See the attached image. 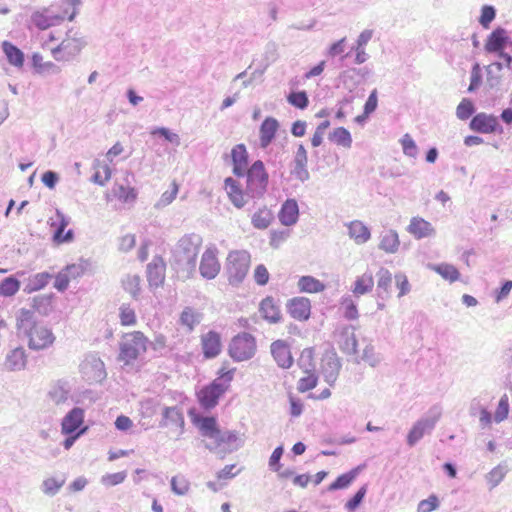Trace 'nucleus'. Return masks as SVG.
I'll return each mask as SVG.
<instances>
[{"label": "nucleus", "instance_id": "42", "mask_svg": "<svg viewBox=\"0 0 512 512\" xmlns=\"http://www.w3.org/2000/svg\"><path fill=\"white\" fill-rule=\"evenodd\" d=\"M431 269L439 274L443 279L453 283L460 278L459 270L452 264L441 263L431 266Z\"/></svg>", "mask_w": 512, "mask_h": 512}, {"label": "nucleus", "instance_id": "44", "mask_svg": "<svg viewBox=\"0 0 512 512\" xmlns=\"http://www.w3.org/2000/svg\"><path fill=\"white\" fill-rule=\"evenodd\" d=\"M329 139L337 146L350 148L352 145V137L350 132L344 127H338L330 134Z\"/></svg>", "mask_w": 512, "mask_h": 512}, {"label": "nucleus", "instance_id": "34", "mask_svg": "<svg viewBox=\"0 0 512 512\" xmlns=\"http://www.w3.org/2000/svg\"><path fill=\"white\" fill-rule=\"evenodd\" d=\"M400 246L399 236L394 230H386L382 233L379 247L386 253H395Z\"/></svg>", "mask_w": 512, "mask_h": 512}, {"label": "nucleus", "instance_id": "21", "mask_svg": "<svg viewBox=\"0 0 512 512\" xmlns=\"http://www.w3.org/2000/svg\"><path fill=\"white\" fill-rule=\"evenodd\" d=\"M84 422V411L81 408L72 409L62 420L61 430L63 434L71 435Z\"/></svg>", "mask_w": 512, "mask_h": 512}, {"label": "nucleus", "instance_id": "38", "mask_svg": "<svg viewBox=\"0 0 512 512\" xmlns=\"http://www.w3.org/2000/svg\"><path fill=\"white\" fill-rule=\"evenodd\" d=\"M297 365L300 369H302L303 372L316 371L314 348H304L297 360Z\"/></svg>", "mask_w": 512, "mask_h": 512}, {"label": "nucleus", "instance_id": "45", "mask_svg": "<svg viewBox=\"0 0 512 512\" xmlns=\"http://www.w3.org/2000/svg\"><path fill=\"white\" fill-rule=\"evenodd\" d=\"M51 278L47 272L37 273L30 277L25 290L29 293L41 290L48 285Z\"/></svg>", "mask_w": 512, "mask_h": 512}, {"label": "nucleus", "instance_id": "41", "mask_svg": "<svg viewBox=\"0 0 512 512\" xmlns=\"http://www.w3.org/2000/svg\"><path fill=\"white\" fill-rule=\"evenodd\" d=\"M200 321L201 313L192 307H186L180 314V323L185 326L188 331L194 330Z\"/></svg>", "mask_w": 512, "mask_h": 512}, {"label": "nucleus", "instance_id": "56", "mask_svg": "<svg viewBox=\"0 0 512 512\" xmlns=\"http://www.w3.org/2000/svg\"><path fill=\"white\" fill-rule=\"evenodd\" d=\"M343 315L348 320H355L358 318V309L354 301L347 297L341 301Z\"/></svg>", "mask_w": 512, "mask_h": 512}, {"label": "nucleus", "instance_id": "39", "mask_svg": "<svg viewBox=\"0 0 512 512\" xmlns=\"http://www.w3.org/2000/svg\"><path fill=\"white\" fill-rule=\"evenodd\" d=\"M93 168L95 172L93 174L92 181L101 186L105 185L112 175V170L109 165L97 160L94 163Z\"/></svg>", "mask_w": 512, "mask_h": 512}, {"label": "nucleus", "instance_id": "3", "mask_svg": "<svg viewBox=\"0 0 512 512\" xmlns=\"http://www.w3.org/2000/svg\"><path fill=\"white\" fill-rule=\"evenodd\" d=\"M191 422L196 426L200 434L209 440L207 448L216 449L233 439V435L229 432H223L219 428L217 419L213 416H201L194 412L189 413Z\"/></svg>", "mask_w": 512, "mask_h": 512}, {"label": "nucleus", "instance_id": "37", "mask_svg": "<svg viewBox=\"0 0 512 512\" xmlns=\"http://www.w3.org/2000/svg\"><path fill=\"white\" fill-rule=\"evenodd\" d=\"M298 288L304 293H319L325 290L326 286L320 280L312 276H302L298 280Z\"/></svg>", "mask_w": 512, "mask_h": 512}, {"label": "nucleus", "instance_id": "53", "mask_svg": "<svg viewBox=\"0 0 512 512\" xmlns=\"http://www.w3.org/2000/svg\"><path fill=\"white\" fill-rule=\"evenodd\" d=\"M508 414H509V398L506 394H504L500 398L498 406L495 410L494 420L497 423H500L508 417Z\"/></svg>", "mask_w": 512, "mask_h": 512}, {"label": "nucleus", "instance_id": "4", "mask_svg": "<svg viewBox=\"0 0 512 512\" xmlns=\"http://www.w3.org/2000/svg\"><path fill=\"white\" fill-rule=\"evenodd\" d=\"M252 256L247 250H232L225 260V274L229 284L239 285L247 277L251 268Z\"/></svg>", "mask_w": 512, "mask_h": 512}, {"label": "nucleus", "instance_id": "51", "mask_svg": "<svg viewBox=\"0 0 512 512\" xmlns=\"http://www.w3.org/2000/svg\"><path fill=\"white\" fill-rule=\"evenodd\" d=\"M65 482L66 479L64 477H49L43 481V492L47 495L53 496L62 488Z\"/></svg>", "mask_w": 512, "mask_h": 512}, {"label": "nucleus", "instance_id": "57", "mask_svg": "<svg viewBox=\"0 0 512 512\" xmlns=\"http://www.w3.org/2000/svg\"><path fill=\"white\" fill-rule=\"evenodd\" d=\"M439 507V499L435 494L418 503L417 512H432Z\"/></svg>", "mask_w": 512, "mask_h": 512}, {"label": "nucleus", "instance_id": "62", "mask_svg": "<svg viewBox=\"0 0 512 512\" xmlns=\"http://www.w3.org/2000/svg\"><path fill=\"white\" fill-rule=\"evenodd\" d=\"M495 18V9L492 6H484L481 10V16L479 19L480 24L483 28L488 29L490 23Z\"/></svg>", "mask_w": 512, "mask_h": 512}, {"label": "nucleus", "instance_id": "61", "mask_svg": "<svg viewBox=\"0 0 512 512\" xmlns=\"http://www.w3.org/2000/svg\"><path fill=\"white\" fill-rule=\"evenodd\" d=\"M253 278L258 285H260V286L266 285L270 278V275H269V272H268V269L266 268V266L263 264L257 265L253 272Z\"/></svg>", "mask_w": 512, "mask_h": 512}, {"label": "nucleus", "instance_id": "30", "mask_svg": "<svg viewBox=\"0 0 512 512\" xmlns=\"http://www.w3.org/2000/svg\"><path fill=\"white\" fill-rule=\"evenodd\" d=\"M3 52L8 62L16 68H22L24 65V53L9 41L2 43Z\"/></svg>", "mask_w": 512, "mask_h": 512}, {"label": "nucleus", "instance_id": "48", "mask_svg": "<svg viewBox=\"0 0 512 512\" xmlns=\"http://www.w3.org/2000/svg\"><path fill=\"white\" fill-rule=\"evenodd\" d=\"M305 375L300 377L297 383V389L301 393L312 390L318 383L316 371L303 372Z\"/></svg>", "mask_w": 512, "mask_h": 512}, {"label": "nucleus", "instance_id": "29", "mask_svg": "<svg viewBox=\"0 0 512 512\" xmlns=\"http://www.w3.org/2000/svg\"><path fill=\"white\" fill-rule=\"evenodd\" d=\"M377 297L386 300L390 297V288L392 284V274L389 270L381 268L378 273Z\"/></svg>", "mask_w": 512, "mask_h": 512}, {"label": "nucleus", "instance_id": "5", "mask_svg": "<svg viewBox=\"0 0 512 512\" xmlns=\"http://www.w3.org/2000/svg\"><path fill=\"white\" fill-rule=\"evenodd\" d=\"M256 352V339L248 332H242L234 336L228 346L229 356L237 362L250 360Z\"/></svg>", "mask_w": 512, "mask_h": 512}, {"label": "nucleus", "instance_id": "63", "mask_svg": "<svg viewBox=\"0 0 512 512\" xmlns=\"http://www.w3.org/2000/svg\"><path fill=\"white\" fill-rule=\"evenodd\" d=\"M126 476L127 475L125 471L106 474L105 476L102 477V482L107 486H115L122 483L126 479Z\"/></svg>", "mask_w": 512, "mask_h": 512}, {"label": "nucleus", "instance_id": "40", "mask_svg": "<svg viewBox=\"0 0 512 512\" xmlns=\"http://www.w3.org/2000/svg\"><path fill=\"white\" fill-rule=\"evenodd\" d=\"M282 455L283 447L278 446L277 448H275L269 459V467L271 468V470L277 472L280 478L287 479L293 475V472L290 470L282 471V466L280 464V459Z\"/></svg>", "mask_w": 512, "mask_h": 512}, {"label": "nucleus", "instance_id": "35", "mask_svg": "<svg viewBox=\"0 0 512 512\" xmlns=\"http://www.w3.org/2000/svg\"><path fill=\"white\" fill-rule=\"evenodd\" d=\"M236 367H234L229 361L225 360L222 362L221 367L217 372V378L213 381L218 382L226 389H229L231 382L234 379Z\"/></svg>", "mask_w": 512, "mask_h": 512}, {"label": "nucleus", "instance_id": "43", "mask_svg": "<svg viewBox=\"0 0 512 512\" xmlns=\"http://www.w3.org/2000/svg\"><path fill=\"white\" fill-rule=\"evenodd\" d=\"M32 308L42 315H48L53 310L52 295H38L32 299Z\"/></svg>", "mask_w": 512, "mask_h": 512}, {"label": "nucleus", "instance_id": "22", "mask_svg": "<svg viewBox=\"0 0 512 512\" xmlns=\"http://www.w3.org/2000/svg\"><path fill=\"white\" fill-rule=\"evenodd\" d=\"M259 311L261 316L270 323H277L282 318L281 310L271 296H267L261 301Z\"/></svg>", "mask_w": 512, "mask_h": 512}, {"label": "nucleus", "instance_id": "6", "mask_svg": "<svg viewBox=\"0 0 512 512\" xmlns=\"http://www.w3.org/2000/svg\"><path fill=\"white\" fill-rule=\"evenodd\" d=\"M247 187L246 193L251 197L262 196L268 185V174L262 161H255L252 166L246 170Z\"/></svg>", "mask_w": 512, "mask_h": 512}, {"label": "nucleus", "instance_id": "8", "mask_svg": "<svg viewBox=\"0 0 512 512\" xmlns=\"http://www.w3.org/2000/svg\"><path fill=\"white\" fill-rule=\"evenodd\" d=\"M84 45L85 42L81 36L67 34V37L57 47L53 48L51 53L57 61H68L78 55Z\"/></svg>", "mask_w": 512, "mask_h": 512}, {"label": "nucleus", "instance_id": "52", "mask_svg": "<svg viewBox=\"0 0 512 512\" xmlns=\"http://www.w3.org/2000/svg\"><path fill=\"white\" fill-rule=\"evenodd\" d=\"M33 323H35L33 321V311L24 308L21 309L16 320L17 329L26 332Z\"/></svg>", "mask_w": 512, "mask_h": 512}, {"label": "nucleus", "instance_id": "16", "mask_svg": "<svg viewBox=\"0 0 512 512\" xmlns=\"http://www.w3.org/2000/svg\"><path fill=\"white\" fill-rule=\"evenodd\" d=\"M270 352L277 363L283 369H288L293 365L294 359L289 344L285 340H275L271 343Z\"/></svg>", "mask_w": 512, "mask_h": 512}, {"label": "nucleus", "instance_id": "33", "mask_svg": "<svg viewBox=\"0 0 512 512\" xmlns=\"http://www.w3.org/2000/svg\"><path fill=\"white\" fill-rule=\"evenodd\" d=\"M274 219V215L267 207H261L255 211L251 217V222L254 228L263 230L270 226Z\"/></svg>", "mask_w": 512, "mask_h": 512}, {"label": "nucleus", "instance_id": "19", "mask_svg": "<svg viewBox=\"0 0 512 512\" xmlns=\"http://www.w3.org/2000/svg\"><path fill=\"white\" fill-rule=\"evenodd\" d=\"M224 189L229 200L235 207L242 208L246 204V193L242 190L241 185L237 180L232 177L226 178L224 181Z\"/></svg>", "mask_w": 512, "mask_h": 512}, {"label": "nucleus", "instance_id": "64", "mask_svg": "<svg viewBox=\"0 0 512 512\" xmlns=\"http://www.w3.org/2000/svg\"><path fill=\"white\" fill-rule=\"evenodd\" d=\"M396 286L399 290L398 297L406 295L410 290V284L406 275L398 273L395 275Z\"/></svg>", "mask_w": 512, "mask_h": 512}, {"label": "nucleus", "instance_id": "13", "mask_svg": "<svg viewBox=\"0 0 512 512\" xmlns=\"http://www.w3.org/2000/svg\"><path fill=\"white\" fill-rule=\"evenodd\" d=\"M68 224V219L59 210H56L55 216L50 218L49 225L53 231V241L56 244H63L73 240V231L71 229L64 232Z\"/></svg>", "mask_w": 512, "mask_h": 512}, {"label": "nucleus", "instance_id": "55", "mask_svg": "<svg viewBox=\"0 0 512 512\" xmlns=\"http://www.w3.org/2000/svg\"><path fill=\"white\" fill-rule=\"evenodd\" d=\"M171 488L177 495H185L190 488L189 481L184 476H175L171 479Z\"/></svg>", "mask_w": 512, "mask_h": 512}, {"label": "nucleus", "instance_id": "24", "mask_svg": "<svg viewBox=\"0 0 512 512\" xmlns=\"http://www.w3.org/2000/svg\"><path fill=\"white\" fill-rule=\"evenodd\" d=\"M279 220L285 226H291L295 224L299 217L298 204L293 199L286 200L279 212Z\"/></svg>", "mask_w": 512, "mask_h": 512}, {"label": "nucleus", "instance_id": "12", "mask_svg": "<svg viewBox=\"0 0 512 512\" xmlns=\"http://www.w3.org/2000/svg\"><path fill=\"white\" fill-rule=\"evenodd\" d=\"M470 128L482 134L502 133L503 129L499 124L498 118L493 114L484 112L476 114L471 122Z\"/></svg>", "mask_w": 512, "mask_h": 512}, {"label": "nucleus", "instance_id": "46", "mask_svg": "<svg viewBox=\"0 0 512 512\" xmlns=\"http://www.w3.org/2000/svg\"><path fill=\"white\" fill-rule=\"evenodd\" d=\"M120 324L125 327L135 326L137 324V315L129 304H122L119 308Z\"/></svg>", "mask_w": 512, "mask_h": 512}, {"label": "nucleus", "instance_id": "17", "mask_svg": "<svg viewBox=\"0 0 512 512\" xmlns=\"http://www.w3.org/2000/svg\"><path fill=\"white\" fill-rule=\"evenodd\" d=\"M289 315L298 321H307L311 315V301L306 297H294L287 303Z\"/></svg>", "mask_w": 512, "mask_h": 512}, {"label": "nucleus", "instance_id": "7", "mask_svg": "<svg viewBox=\"0 0 512 512\" xmlns=\"http://www.w3.org/2000/svg\"><path fill=\"white\" fill-rule=\"evenodd\" d=\"M25 334L28 338V347L32 350L46 349L55 341L52 331L39 323H33Z\"/></svg>", "mask_w": 512, "mask_h": 512}, {"label": "nucleus", "instance_id": "18", "mask_svg": "<svg viewBox=\"0 0 512 512\" xmlns=\"http://www.w3.org/2000/svg\"><path fill=\"white\" fill-rule=\"evenodd\" d=\"M407 231L416 239L431 237L435 234L433 225L419 216L413 217L410 220Z\"/></svg>", "mask_w": 512, "mask_h": 512}, {"label": "nucleus", "instance_id": "60", "mask_svg": "<svg viewBox=\"0 0 512 512\" xmlns=\"http://www.w3.org/2000/svg\"><path fill=\"white\" fill-rule=\"evenodd\" d=\"M32 65L38 72H44L50 69L56 68L53 62L43 60V56L39 53H34L32 55Z\"/></svg>", "mask_w": 512, "mask_h": 512}, {"label": "nucleus", "instance_id": "50", "mask_svg": "<svg viewBox=\"0 0 512 512\" xmlns=\"http://www.w3.org/2000/svg\"><path fill=\"white\" fill-rule=\"evenodd\" d=\"M140 282V276L127 275L126 278L122 281V285L126 292H128L132 297L136 298L141 290Z\"/></svg>", "mask_w": 512, "mask_h": 512}, {"label": "nucleus", "instance_id": "14", "mask_svg": "<svg viewBox=\"0 0 512 512\" xmlns=\"http://www.w3.org/2000/svg\"><path fill=\"white\" fill-rule=\"evenodd\" d=\"M200 344L205 359L216 358L222 351L221 334L210 330L200 336Z\"/></svg>", "mask_w": 512, "mask_h": 512}, {"label": "nucleus", "instance_id": "10", "mask_svg": "<svg viewBox=\"0 0 512 512\" xmlns=\"http://www.w3.org/2000/svg\"><path fill=\"white\" fill-rule=\"evenodd\" d=\"M131 173L127 172L124 182L116 181L111 189V193L106 195L107 201L116 199L123 204H132L137 200L138 192L135 187L130 184L129 177Z\"/></svg>", "mask_w": 512, "mask_h": 512}, {"label": "nucleus", "instance_id": "25", "mask_svg": "<svg viewBox=\"0 0 512 512\" xmlns=\"http://www.w3.org/2000/svg\"><path fill=\"white\" fill-rule=\"evenodd\" d=\"M435 422V419H422L416 422L408 433V444L410 446L415 445L416 442L419 441L427 431L433 429Z\"/></svg>", "mask_w": 512, "mask_h": 512}, {"label": "nucleus", "instance_id": "20", "mask_svg": "<svg viewBox=\"0 0 512 512\" xmlns=\"http://www.w3.org/2000/svg\"><path fill=\"white\" fill-rule=\"evenodd\" d=\"M233 173L236 176H244L248 167V152L244 144H238L231 150Z\"/></svg>", "mask_w": 512, "mask_h": 512}, {"label": "nucleus", "instance_id": "23", "mask_svg": "<svg viewBox=\"0 0 512 512\" xmlns=\"http://www.w3.org/2000/svg\"><path fill=\"white\" fill-rule=\"evenodd\" d=\"M27 364V354L23 347L11 350L4 361V367L8 371H19Z\"/></svg>", "mask_w": 512, "mask_h": 512}, {"label": "nucleus", "instance_id": "58", "mask_svg": "<svg viewBox=\"0 0 512 512\" xmlns=\"http://www.w3.org/2000/svg\"><path fill=\"white\" fill-rule=\"evenodd\" d=\"M474 112L473 103L469 99H463L456 109L457 117L461 120L468 119Z\"/></svg>", "mask_w": 512, "mask_h": 512}, {"label": "nucleus", "instance_id": "15", "mask_svg": "<svg viewBox=\"0 0 512 512\" xmlns=\"http://www.w3.org/2000/svg\"><path fill=\"white\" fill-rule=\"evenodd\" d=\"M166 277V263L161 256H155L147 266V281L149 287L157 289L163 286Z\"/></svg>", "mask_w": 512, "mask_h": 512}, {"label": "nucleus", "instance_id": "59", "mask_svg": "<svg viewBox=\"0 0 512 512\" xmlns=\"http://www.w3.org/2000/svg\"><path fill=\"white\" fill-rule=\"evenodd\" d=\"M403 152L405 155L409 157H416L417 155V146L409 134H404L400 140Z\"/></svg>", "mask_w": 512, "mask_h": 512}, {"label": "nucleus", "instance_id": "47", "mask_svg": "<svg viewBox=\"0 0 512 512\" xmlns=\"http://www.w3.org/2000/svg\"><path fill=\"white\" fill-rule=\"evenodd\" d=\"M20 289V281L13 276L0 282V295L4 297L14 296Z\"/></svg>", "mask_w": 512, "mask_h": 512}, {"label": "nucleus", "instance_id": "9", "mask_svg": "<svg viewBox=\"0 0 512 512\" xmlns=\"http://www.w3.org/2000/svg\"><path fill=\"white\" fill-rule=\"evenodd\" d=\"M219 251L215 245L208 246L203 252L199 272L203 278L214 279L220 272L221 264L218 259Z\"/></svg>", "mask_w": 512, "mask_h": 512}, {"label": "nucleus", "instance_id": "49", "mask_svg": "<svg viewBox=\"0 0 512 512\" xmlns=\"http://www.w3.org/2000/svg\"><path fill=\"white\" fill-rule=\"evenodd\" d=\"M78 268L76 265H71L66 268L65 272L59 273L55 278L54 287L59 291L65 290L70 283L71 276L75 275V270Z\"/></svg>", "mask_w": 512, "mask_h": 512}, {"label": "nucleus", "instance_id": "31", "mask_svg": "<svg viewBox=\"0 0 512 512\" xmlns=\"http://www.w3.org/2000/svg\"><path fill=\"white\" fill-rule=\"evenodd\" d=\"M161 425L165 427L172 426L182 428L184 425V417L180 409L177 407L164 408Z\"/></svg>", "mask_w": 512, "mask_h": 512}, {"label": "nucleus", "instance_id": "27", "mask_svg": "<svg viewBox=\"0 0 512 512\" xmlns=\"http://www.w3.org/2000/svg\"><path fill=\"white\" fill-rule=\"evenodd\" d=\"M507 32L503 28H496L487 38L485 49L488 52H500L507 42Z\"/></svg>", "mask_w": 512, "mask_h": 512}, {"label": "nucleus", "instance_id": "54", "mask_svg": "<svg viewBox=\"0 0 512 512\" xmlns=\"http://www.w3.org/2000/svg\"><path fill=\"white\" fill-rule=\"evenodd\" d=\"M287 101L289 104L299 109H305L309 104L307 94L304 91L290 93L287 97Z\"/></svg>", "mask_w": 512, "mask_h": 512}, {"label": "nucleus", "instance_id": "32", "mask_svg": "<svg viewBox=\"0 0 512 512\" xmlns=\"http://www.w3.org/2000/svg\"><path fill=\"white\" fill-rule=\"evenodd\" d=\"M374 287V277L372 272H365L358 276L354 282L352 292L355 296H361L370 292Z\"/></svg>", "mask_w": 512, "mask_h": 512}, {"label": "nucleus", "instance_id": "26", "mask_svg": "<svg viewBox=\"0 0 512 512\" xmlns=\"http://www.w3.org/2000/svg\"><path fill=\"white\" fill-rule=\"evenodd\" d=\"M279 128V123L275 118L267 117L260 126V145L266 148L274 139Z\"/></svg>", "mask_w": 512, "mask_h": 512}, {"label": "nucleus", "instance_id": "11", "mask_svg": "<svg viewBox=\"0 0 512 512\" xmlns=\"http://www.w3.org/2000/svg\"><path fill=\"white\" fill-rule=\"evenodd\" d=\"M226 391L228 389L218 384V382L212 381L197 393V399L201 407L210 410L218 404V400Z\"/></svg>", "mask_w": 512, "mask_h": 512}, {"label": "nucleus", "instance_id": "2", "mask_svg": "<svg viewBox=\"0 0 512 512\" xmlns=\"http://www.w3.org/2000/svg\"><path fill=\"white\" fill-rule=\"evenodd\" d=\"M148 337L139 330L124 333L119 342L117 360L125 366L133 365L138 358L146 353Z\"/></svg>", "mask_w": 512, "mask_h": 512}, {"label": "nucleus", "instance_id": "36", "mask_svg": "<svg viewBox=\"0 0 512 512\" xmlns=\"http://www.w3.org/2000/svg\"><path fill=\"white\" fill-rule=\"evenodd\" d=\"M361 471V467H355L351 469L349 472L339 475L335 481H333L329 486V491H335L339 489H345L351 485V483L356 479Z\"/></svg>", "mask_w": 512, "mask_h": 512}, {"label": "nucleus", "instance_id": "1", "mask_svg": "<svg viewBox=\"0 0 512 512\" xmlns=\"http://www.w3.org/2000/svg\"><path fill=\"white\" fill-rule=\"evenodd\" d=\"M79 0H58L57 5L61 11L53 12L51 8H41L30 16V22L38 30H47L61 24L65 19L72 21L77 14Z\"/></svg>", "mask_w": 512, "mask_h": 512}, {"label": "nucleus", "instance_id": "28", "mask_svg": "<svg viewBox=\"0 0 512 512\" xmlns=\"http://www.w3.org/2000/svg\"><path fill=\"white\" fill-rule=\"evenodd\" d=\"M348 232L350 238H352L357 244H363L371 237L368 227L358 220L351 221L348 224Z\"/></svg>", "mask_w": 512, "mask_h": 512}]
</instances>
